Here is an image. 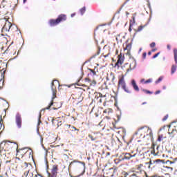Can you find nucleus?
I'll return each mask as SVG.
<instances>
[{"label":"nucleus","instance_id":"obj_35","mask_svg":"<svg viewBox=\"0 0 177 177\" xmlns=\"http://www.w3.org/2000/svg\"><path fill=\"white\" fill-rule=\"evenodd\" d=\"M152 82V80L151 79H149V80H147V81H145V82H144V84H148V83H150V82Z\"/></svg>","mask_w":177,"mask_h":177},{"label":"nucleus","instance_id":"obj_15","mask_svg":"<svg viewBox=\"0 0 177 177\" xmlns=\"http://www.w3.org/2000/svg\"><path fill=\"white\" fill-rule=\"evenodd\" d=\"M131 85H132V86H133V88H134L135 91H139V88H138V85L136 84V82L134 80H133L131 81Z\"/></svg>","mask_w":177,"mask_h":177},{"label":"nucleus","instance_id":"obj_50","mask_svg":"<svg viewBox=\"0 0 177 177\" xmlns=\"http://www.w3.org/2000/svg\"><path fill=\"white\" fill-rule=\"evenodd\" d=\"M167 48H168L169 50H170V49H171V46H170L169 45H167Z\"/></svg>","mask_w":177,"mask_h":177},{"label":"nucleus","instance_id":"obj_38","mask_svg":"<svg viewBox=\"0 0 177 177\" xmlns=\"http://www.w3.org/2000/svg\"><path fill=\"white\" fill-rule=\"evenodd\" d=\"M160 54V53H158L157 54H156L155 55H153V59L156 58Z\"/></svg>","mask_w":177,"mask_h":177},{"label":"nucleus","instance_id":"obj_22","mask_svg":"<svg viewBox=\"0 0 177 177\" xmlns=\"http://www.w3.org/2000/svg\"><path fill=\"white\" fill-rule=\"evenodd\" d=\"M174 60L176 64H177V49L174 48Z\"/></svg>","mask_w":177,"mask_h":177},{"label":"nucleus","instance_id":"obj_51","mask_svg":"<svg viewBox=\"0 0 177 177\" xmlns=\"http://www.w3.org/2000/svg\"><path fill=\"white\" fill-rule=\"evenodd\" d=\"M131 176H136V173L133 174L131 175Z\"/></svg>","mask_w":177,"mask_h":177},{"label":"nucleus","instance_id":"obj_7","mask_svg":"<svg viewBox=\"0 0 177 177\" xmlns=\"http://www.w3.org/2000/svg\"><path fill=\"white\" fill-rule=\"evenodd\" d=\"M124 56L122 55V53H120L118 56V61L115 64L114 68L118 67V68H120V66L123 64L124 62Z\"/></svg>","mask_w":177,"mask_h":177},{"label":"nucleus","instance_id":"obj_33","mask_svg":"<svg viewBox=\"0 0 177 177\" xmlns=\"http://www.w3.org/2000/svg\"><path fill=\"white\" fill-rule=\"evenodd\" d=\"M145 26H140L138 27V30L136 32H140Z\"/></svg>","mask_w":177,"mask_h":177},{"label":"nucleus","instance_id":"obj_32","mask_svg":"<svg viewBox=\"0 0 177 177\" xmlns=\"http://www.w3.org/2000/svg\"><path fill=\"white\" fill-rule=\"evenodd\" d=\"M90 86H96V81H95V80H93V81L90 83Z\"/></svg>","mask_w":177,"mask_h":177},{"label":"nucleus","instance_id":"obj_40","mask_svg":"<svg viewBox=\"0 0 177 177\" xmlns=\"http://www.w3.org/2000/svg\"><path fill=\"white\" fill-rule=\"evenodd\" d=\"M174 162L170 161V160H167L166 164H174Z\"/></svg>","mask_w":177,"mask_h":177},{"label":"nucleus","instance_id":"obj_42","mask_svg":"<svg viewBox=\"0 0 177 177\" xmlns=\"http://www.w3.org/2000/svg\"><path fill=\"white\" fill-rule=\"evenodd\" d=\"M146 56H147V53L145 52V53H144L142 54V58H143V59H145V58H146Z\"/></svg>","mask_w":177,"mask_h":177},{"label":"nucleus","instance_id":"obj_14","mask_svg":"<svg viewBox=\"0 0 177 177\" xmlns=\"http://www.w3.org/2000/svg\"><path fill=\"white\" fill-rule=\"evenodd\" d=\"M142 167H143L142 164L136 165V169L138 170V171H136V174H142V172H144V171L142 169Z\"/></svg>","mask_w":177,"mask_h":177},{"label":"nucleus","instance_id":"obj_29","mask_svg":"<svg viewBox=\"0 0 177 177\" xmlns=\"http://www.w3.org/2000/svg\"><path fill=\"white\" fill-rule=\"evenodd\" d=\"M69 128L72 132H74V131H78V129H77V128H75L74 126L69 125Z\"/></svg>","mask_w":177,"mask_h":177},{"label":"nucleus","instance_id":"obj_54","mask_svg":"<svg viewBox=\"0 0 177 177\" xmlns=\"http://www.w3.org/2000/svg\"><path fill=\"white\" fill-rule=\"evenodd\" d=\"M145 82V81L144 79L141 80V82Z\"/></svg>","mask_w":177,"mask_h":177},{"label":"nucleus","instance_id":"obj_10","mask_svg":"<svg viewBox=\"0 0 177 177\" xmlns=\"http://www.w3.org/2000/svg\"><path fill=\"white\" fill-rule=\"evenodd\" d=\"M15 122H16L17 128L19 129L21 128V115H20L19 113H17L16 115Z\"/></svg>","mask_w":177,"mask_h":177},{"label":"nucleus","instance_id":"obj_64","mask_svg":"<svg viewBox=\"0 0 177 177\" xmlns=\"http://www.w3.org/2000/svg\"><path fill=\"white\" fill-rule=\"evenodd\" d=\"M147 177H152V176H147Z\"/></svg>","mask_w":177,"mask_h":177},{"label":"nucleus","instance_id":"obj_39","mask_svg":"<svg viewBox=\"0 0 177 177\" xmlns=\"http://www.w3.org/2000/svg\"><path fill=\"white\" fill-rule=\"evenodd\" d=\"M41 113H39V119H38V124H39L41 123Z\"/></svg>","mask_w":177,"mask_h":177},{"label":"nucleus","instance_id":"obj_34","mask_svg":"<svg viewBox=\"0 0 177 177\" xmlns=\"http://www.w3.org/2000/svg\"><path fill=\"white\" fill-rule=\"evenodd\" d=\"M162 77H159L158 80L156 81V84H158L160 82L162 81Z\"/></svg>","mask_w":177,"mask_h":177},{"label":"nucleus","instance_id":"obj_63","mask_svg":"<svg viewBox=\"0 0 177 177\" xmlns=\"http://www.w3.org/2000/svg\"><path fill=\"white\" fill-rule=\"evenodd\" d=\"M118 50H116V54H118Z\"/></svg>","mask_w":177,"mask_h":177},{"label":"nucleus","instance_id":"obj_17","mask_svg":"<svg viewBox=\"0 0 177 177\" xmlns=\"http://www.w3.org/2000/svg\"><path fill=\"white\" fill-rule=\"evenodd\" d=\"M129 1H130V0H127V1L121 6V7L120 8V9L117 11V13H118V14L120 13V12L121 11V10L122 9V8H123L124 6H126V7H128L127 3H128V2H129Z\"/></svg>","mask_w":177,"mask_h":177},{"label":"nucleus","instance_id":"obj_3","mask_svg":"<svg viewBox=\"0 0 177 177\" xmlns=\"http://www.w3.org/2000/svg\"><path fill=\"white\" fill-rule=\"evenodd\" d=\"M168 133L171 139H177V122H172L170 125L167 126Z\"/></svg>","mask_w":177,"mask_h":177},{"label":"nucleus","instance_id":"obj_4","mask_svg":"<svg viewBox=\"0 0 177 177\" xmlns=\"http://www.w3.org/2000/svg\"><path fill=\"white\" fill-rule=\"evenodd\" d=\"M66 20H67V17L66 16V15L62 14L58 16L56 19H50L49 21V24L51 27H53V26H57V24H59L60 21H64Z\"/></svg>","mask_w":177,"mask_h":177},{"label":"nucleus","instance_id":"obj_1","mask_svg":"<svg viewBox=\"0 0 177 177\" xmlns=\"http://www.w3.org/2000/svg\"><path fill=\"white\" fill-rule=\"evenodd\" d=\"M134 140L141 142L140 139H146V140H153L152 130L148 127H143L140 128L133 135Z\"/></svg>","mask_w":177,"mask_h":177},{"label":"nucleus","instance_id":"obj_30","mask_svg":"<svg viewBox=\"0 0 177 177\" xmlns=\"http://www.w3.org/2000/svg\"><path fill=\"white\" fill-rule=\"evenodd\" d=\"M142 91L147 94H152L153 93L150 91L142 88Z\"/></svg>","mask_w":177,"mask_h":177},{"label":"nucleus","instance_id":"obj_45","mask_svg":"<svg viewBox=\"0 0 177 177\" xmlns=\"http://www.w3.org/2000/svg\"><path fill=\"white\" fill-rule=\"evenodd\" d=\"M160 93V91H156L155 94H156V95H158V94H159Z\"/></svg>","mask_w":177,"mask_h":177},{"label":"nucleus","instance_id":"obj_12","mask_svg":"<svg viewBox=\"0 0 177 177\" xmlns=\"http://www.w3.org/2000/svg\"><path fill=\"white\" fill-rule=\"evenodd\" d=\"M136 66V62L135 60H133L132 62L129 65V68L127 69V73H129L132 69H134Z\"/></svg>","mask_w":177,"mask_h":177},{"label":"nucleus","instance_id":"obj_8","mask_svg":"<svg viewBox=\"0 0 177 177\" xmlns=\"http://www.w3.org/2000/svg\"><path fill=\"white\" fill-rule=\"evenodd\" d=\"M57 171H59V169L57 168V165H54L51 170L52 174H48V176L49 177H57Z\"/></svg>","mask_w":177,"mask_h":177},{"label":"nucleus","instance_id":"obj_37","mask_svg":"<svg viewBox=\"0 0 177 177\" xmlns=\"http://www.w3.org/2000/svg\"><path fill=\"white\" fill-rule=\"evenodd\" d=\"M168 117H169L168 114L166 115L163 118L162 121H165V120L168 118Z\"/></svg>","mask_w":177,"mask_h":177},{"label":"nucleus","instance_id":"obj_2","mask_svg":"<svg viewBox=\"0 0 177 177\" xmlns=\"http://www.w3.org/2000/svg\"><path fill=\"white\" fill-rule=\"evenodd\" d=\"M56 86H60V84L59 83V81L57 80H53L51 83V91L53 93V97H52V101L50 103V105L45 108L44 110H49L52 106H53V100L56 99Z\"/></svg>","mask_w":177,"mask_h":177},{"label":"nucleus","instance_id":"obj_19","mask_svg":"<svg viewBox=\"0 0 177 177\" xmlns=\"http://www.w3.org/2000/svg\"><path fill=\"white\" fill-rule=\"evenodd\" d=\"M90 114H91L93 116V115H95V117L99 116V114H98L97 113H96V111H95V107H93V108H92V110H91V111L90 112Z\"/></svg>","mask_w":177,"mask_h":177},{"label":"nucleus","instance_id":"obj_18","mask_svg":"<svg viewBox=\"0 0 177 177\" xmlns=\"http://www.w3.org/2000/svg\"><path fill=\"white\" fill-rule=\"evenodd\" d=\"M11 27H12V23L8 22V24H5L3 28H6L7 31H9Z\"/></svg>","mask_w":177,"mask_h":177},{"label":"nucleus","instance_id":"obj_27","mask_svg":"<svg viewBox=\"0 0 177 177\" xmlns=\"http://www.w3.org/2000/svg\"><path fill=\"white\" fill-rule=\"evenodd\" d=\"M131 48V46L130 44H127L124 50H127V53H129L130 52Z\"/></svg>","mask_w":177,"mask_h":177},{"label":"nucleus","instance_id":"obj_46","mask_svg":"<svg viewBox=\"0 0 177 177\" xmlns=\"http://www.w3.org/2000/svg\"><path fill=\"white\" fill-rule=\"evenodd\" d=\"M131 30H131V27L130 26V24H129V32H131Z\"/></svg>","mask_w":177,"mask_h":177},{"label":"nucleus","instance_id":"obj_52","mask_svg":"<svg viewBox=\"0 0 177 177\" xmlns=\"http://www.w3.org/2000/svg\"><path fill=\"white\" fill-rule=\"evenodd\" d=\"M75 16V14H71V17H74Z\"/></svg>","mask_w":177,"mask_h":177},{"label":"nucleus","instance_id":"obj_57","mask_svg":"<svg viewBox=\"0 0 177 177\" xmlns=\"http://www.w3.org/2000/svg\"><path fill=\"white\" fill-rule=\"evenodd\" d=\"M34 177H38V174H35Z\"/></svg>","mask_w":177,"mask_h":177},{"label":"nucleus","instance_id":"obj_47","mask_svg":"<svg viewBox=\"0 0 177 177\" xmlns=\"http://www.w3.org/2000/svg\"><path fill=\"white\" fill-rule=\"evenodd\" d=\"M4 75H5V71H3V73H1V77L3 78V77H4Z\"/></svg>","mask_w":177,"mask_h":177},{"label":"nucleus","instance_id":"obj_62","mask_svg":"<svg viewBox=\"0 0 177 177\" xmlns=\"http://www.w3.org/2000/svg\"><path fill=\"white\" fill-rule=\"evenodd\" d=\"M3 144V142H1V143L0 144V145L2 146Z\"/></svg>","mask_w":177,"mask_h":177},{"label":"nucleus","instance_id":"obj_55","mask_svg":"<svg viewBox=\"0 0 177 177\" xmlns=\"http://www.w3.org/2000/svg\"><path fill=\"white\" fill-rule=\"evenodd\" d=\"M156 50V49H153L151 51L155 52Z\"/></svg>","mask_w":177,"mask_h":177},{"label":"nucleus","instance_id":"obj_36","mask_svg":"<svg viewBox=\"0 0 177 177\" xmlns=\"http://www.w3.org/2000/svg\"><path fill=\"white\" fill-rule=\"evenodd\" d=\"M145 164H146V165H148V168H150V165L151 164V160H150L148 162H146Z\"/></svg>","mask_w":177,"mask_h":177},{"label":"nucleus","instance_id":"obj_5","mask_svg":"<svg viewBox=\"0 0 177 177\" xmlns=\"http://www.w3.org/2000/svg\"><path fill=\"white\" fill-rule=\"evenodd\" d=\"M24 167L25 168H24V176L28 177L29 174V176L34 177V173L31 171L32 169V165H31L30 163L24 162Z\"/></svg>","mask_w":177,"mask_h":177},{"label":"nucleus","instance_id":"obj_21","mask_svg":"<svg viewBox=\"0 0 177 177\" xmlns=\"http://www.w3.org/2000/svg\"><path fill=\"white\" fill-rule=\"evenodd\" d=\"M135 17H136V14L133 15L132 20L130 21V23H129L130 27H132L133 25L136 23Z\"/></svg>","mask_w":177,"mask_h":177},{"label":"nucleus","instance_id":"obj_28","mask_svg":"<svg viewBox=\"0 0 177 177\" xmlns=\"http://www.w3.org/2000/svg\"><path fill=\"white\" fill-rule=\"evenodd\" d=\"M97 68V66H95L94 70L93 69H89V71L92 73L93 75H96V71H95Z\"/></svg>","mask_w":177,"mask_h":177},{"label":"nucleus","instance_id":"obj_16","mask_svg":"<svg viewBox=\"0 0 177 177\" xmlns=\"http://www.w3.org/2000/svg\"><path fill=\"white\" fill-rule=\"evenodd\" d=\"M131 157H136V153L133 155H131L129 153H126L124 156V160H129V158H131Z\"/></svg>","mask_w":177,"mask_h":177},{"label":"nucleus","instance_id":"obj_26","mask_svg":"<svg viewBox=\"0 0 177 177\" xmlns=\"http://www.w3.org/2000/svg\"><path fill=\"white\" fill-rule=\"evenodd\" d=\"M176 68H177L176 65H173L171 66V74H174L176 72Z\"/></svg>","mask_w":177,"mask_h":177},{"label":"nucleus","instance_id":"obj_59","mask_svg":"<svg viewBox=\"0 0 177 177\" xmlns=\"http://www.w3.org/2000/svg\"><path fill=\"white\" fill-rule=\"evenodd\" d=\"M104 113H107V110H104Z\"/></svg>","mask_w":177,"mask_h":177},{"label":"nucleus","instance_id":"obj_23","mask_svg":"<svg viewBox=\"0 0 177 177\" xmlns=\"http://www.w3.org/2000/svg\"><path fill=\"white\" fill-rule=\"evenodd\" d=\"M5 129V126L2 125V118L0 120V133Z\"/></svg>","mask_w":177,"mask_h":177},{"label":"nucleus","instance_id":"obj_43","mask_svg":"<svg viewBox=\"0 0 177 177\" xmlns=\"http://www.w3.org/2000/svg\"><path fill=\"white\" fill-rule=\"evenodd\" d=\"M120 35H118L117 36H116V38H115V39H116V41H119L120 39Z\"/></svg>","mask_w":177,"mask_h":177},{"label":"nucleus","instance_id":"obj_6","mask_svg":"<svg viewBox=\"0 0 177 177\" xmlns=\"http://www.w3.org/2000/svg\"><path fill=\"white\" fill-rule=\"evenodd\" d=\"M120 87H121L126 93H131V91L127 87V85L124 81V76L123 75H122L119 77L118 88H119Z\"/></svg>","mask_w":177,"mask_h":177},{"label":"nucleus","instance_id":"obj_41","mask_svg":"<svg viewBox=\"0 0 177 177\" xmlns=\"http://www.w3.org/2000/svg\"><path fill=\"white\" fill-rule=\"evenodd\" d=\"M155 46H156V44H155L154 42H153V43H151V44H150V46H151V48L155 47Z\"/></svg>","mask_w":177,"mask_h":177},{"label":"nucleus","instance_id":"obj_11","mask_svg":"<svg viewBox=\"0 0 177 177\" xmlns=\"http://www.w3.org/2000/svg\"><path fill=\"white\" fill-rule=\"evenodd\" d=\"M115 80V75L113 72H111L109 74H107L106 80L113 82Z\"/></svg>","mask_w":177,"mask_h":177},{"label":"nucleus","instance_id":"obj_20","mask_svg":"<svg viewBox=\"0 0 177 177\" xmlns=\"http://www.w3.org/2000/svg\"><path fill=\"white\" fill-rule=\"evenodd\" d=\"M100 54V47H98L96 54L93 55L91 57H90V60H92V59L95 58L96 56L99 55Z\"/></svg>","mask_w":177,"mask_h":177},{"label":"nucleus","instance_id":"obj_48","mask_svg":"<svg viewBox=\"0 0 177 177\" xmlns=\"http://www.w3.org/2000/svg\"><path fill=\"white\" fill-rule=\"evenodd\" d=\"M105 118L107 119V120H110L111 119V118L109 117V116H106Z\"/></svg>","mask_w":177,"mask_h":177},{"label":"nucleus","instance_id":"obj_44","mask_svg":"<svg viewBox=\"0 0 177 177\" xmlns=\"http://www.w3.org/2000/svg\"><path fill=\"white\" fill-rule=\"evenodd\" d=\"M128 176V173L124 172V177H127Z\"/></svg>","mask_w":177,"mask_h":177},{"label":"nucleus","instance_id":"obj_61","mask_svg":"<svg viewBox=\"0 0 177 177\" xmlns=\"http://www.w3.org/2000/svg\"><path fill=\"white\" fill-rule=\"evenodd\" d=\"M53 110H57V108H53Z\"/></svg>","mask_w":177,"mask_h":177},{"label":"nucleus","instance_id":"obj_53","mask_svg":"<svg viewBox=\"0 0 177 177\" xmlns=\"http://www.w3.org/2000/svg\"><path fill=\"white\" fill-rule=\"evenodd\" d=\"M148 55H151V52L149 51V52L148 53Z\"/></svg>","mask_w":177,"mask_h":177},{"label":"nucleus","instance_id":"obj_13","mask_svg":"<svg viewBox=\"0 0 177 177\" xmlns=\"http://www.w3.org/2000/svg\"><path fill=\"white\" fill-rule=\"evenodd\" d=\"M91 140L92 141L97 140L99 139V136H97V133H93L90 135Z\"/></svg>","mask_w":177,"mask_h":177},{"label":"nucleus","instance_id":"obj_9","mask_svg":"<svg viewBox=\"0 0 177 177\" xmlns=\"http://www.w3.org/2000/svg\"><path fill=\"white\" fill-rule=\"evenodd\" d=\"M155 144H152L151 147V154H153V156H159V146H157L156 149H155Z\"/></svg>","mask_w":177,"mask_h":177},{"label":"nucleus","instance_id":"obj_49","mask_svg":"<svg viewBox=\"0 0 177 177\" xmlns=\"http://www.w3.org/2000/svg\"><path fill=\"white\" fill-rule=\"evenodd\" d=\"M113 129H117V127H115V125L113 123Z\"/></svg>","mask_w":177,"mask_h":177},{"label":"nucleus","instance_id":"obj_31","mask_svg":"<svg viewBox=\"0 0 177 177\" xmlns=\"http://www.w3.org/2000/svg\"><path fill=\"white\" fill-rule=\"evenodd\" d=\"M85 10H86L85 7H83L82 8H81L80 10V12L82 16V15H84V13H85Z\"/></svg>","mask_w":177,"mask_h":177},{"label":"nucleus","instance_id":"obj_60","mask_svg":"<svg viewBox=\"0 0 177 177\" xmlns=\"http://www.w3.org/2000/svg\"><path fill=\"white\" fill-rule=\"evenodd\" d=\"M109 57V55H106L104 56V57Z\"/></svg>","mask_w":177,"mask_h":177},{"label":"nucleus","instance_id":"obj_56","mask_svg":"<svg viewBox=\"0 0 177 177\" xmlns=\"http://www.w3.org/2000/svg\"><path fill=\"white\" fill-rule=\"evenodd\" d=\"M27 2V0H24V3H26Z\"/></svg>","mask_w":177,"mask_h":177},{"label":"nucleus","instance_id":"obj_24","mask_svg":"<svg viewBox=\"0 0 177 177\" xmlns=\"http://www.w3.org/2000/svg\"><path fill=\"white\" fill-rule=\"evenodd\" d=\"M166 137L163 136V135H159L158 138V142H162V140H163V139H165Z\"/></svg>","mask_w":177,"mask_h":177},{"label":"nucleus","instance_id":"obj_25","mask_svg":"<svg viewBox=\"0 0 177 177\" xmlns=\"http://www.w3.org/2000/svg\"><path fill=\"white\" fill-rule=\"evenodd\" d=\"M73 162H80V164H83V167H85V163L82 162H80L78 160H74L73 162H71L69 165V168L71 167V165L73 164Z\"/></svg>","mask_w":177,"mask_h":177},{"label":"nucleus","instance_id":"obj_58","mask_svg":"<svg viewBox=\"0 0 177 177\" xmlns=\"http://www.w3.org/2000/svg\"><path fill=\"white\" fill-rule=\"evenodd\" d=\"M147 104V102H143L142 104Z\"/></svg>","mask_w":177,"mask_h":177}]
</instances>
